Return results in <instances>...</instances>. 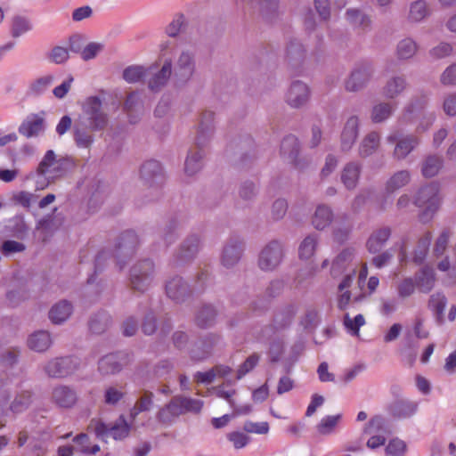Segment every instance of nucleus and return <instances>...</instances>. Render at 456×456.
Wrapping results in <instances>:
<instances>
[{
    "mask_svg": "<svg viewBox=\"0 0 456 456\" xmlns=\"http://www.w3.org/2000/svg\"><path fill=\"white\" fill-rule=\"evenodd\" d=\"M259 361V356L256 354L248 356L246 361L240 366L237 371V379H242L247 373L252 370Z\"/></svg>",
    "mask_w": 456,
    "mask_h": 456,
    "instance_id": "obj_59",
    "label": "nucleus"
},
{
    "mask_svg": "<svg viewBox=\"0 0 456 456\" xmlns=\"http://www.w3.org/2000/svg\"><path fill=\"white\" fill-rule=\"evenodd\" d=\"M387 141L389 143L395 142L393 154L394 158L399 160L405 159L419 144L417 137L407 135L399 139L395 133L389 134Z\"/></svg>",
    "mask_w": 456,
    "mask_h": 456,
    "instance_id": "obj_12",
    "label": "nucleus"
},
{
    "mask_svg": "<svg viewBox=\"0 0 456 456\" xmlns=\"http://www.w3.org/2000/svg\"><path fill=\"white\" fill-rule=\"evenodd\" d=\"M406 79L402 76H394L383 86L382 94L387 99H395L406 88Z\"/></svg>",
    "mask_w": 456,
    "mask_h": 456,
    "instance_id": "obj_25",
    "label": "nucleus"
},
{
    "mask_svg": "<svg viewBox=\"0 0 456 456\" xmlns=\"http://www.w3.org/2000/svg\"><path fill=\"white\" fill-rule=\"evenodd\" d=\"M363 434L370 436L367 447L375 450L385 444L387 427L385 419L380 416H375L370 419L363 428Z\"/></svg>",
    "mask_w": 456,
    "mask_h": 456,
    "instance_id": "obj_10",
    "label": "nucleus"
},
{
    "mask_svg": "<svg viewBox=\"0 0 456 456\" xmlns=\"http://www.w3.org/2000/svg\"><path fill=\"white\" fill-rule=\"evenodd\" d=\"M395 106L389 102H379L371 109L370 118L374 123L387 120L394 112Z\"/></svg>",
    "mask_w": 456,
    "mask_h": 456,
    "instance_id": "obj_39",
    "label": "nucleus"
},
{
    "mask_svg": "<svg viewBox=\"0 0 456 456\" xmlns=\"http://www.w3.org/2000/svg\"><path fill=\"white\" fill-rule=\"evenodd\" d=\"M443 167V159L436 155L428 156L421 167L422 175L425 177H433L436 175Z\"/></svg>",
    "mask_w": 456,
    "mask_h": 456,
    "instance_id": "obj_38",
    "label": "nucleus"
},
{
    "mask_svg": "<svg viewBox=\"0 0 456 456\" xmlns=\"http://www.w3.org/2000/svg\"><path fill=\"white\" fill-rule=\"evenodd\" d=\"M242 243L237 240L229 241L224 248L221 255V263L224 267L230 268L235 265L240 259Z\"/></svg>",
    "mask_w": 456,
    "mask_h": 456,
    "instance_id": "obj_18",
    "label": "nucleus"
},
{
    "mask_svg": "<svg viewBox=\"0 0 456 456\" xmlns=\"http://www.w3.org/2000/svg\"><path fill=\"white\" fill-rule=\"evenodd\" d=\"M319 244L317 234H309L300 242L298 246V257L302 261L311 260L315 255Z\"/></svg>",
    "mask_w": 456,
    "mask_h": 456,
    "instance_id": "obj_24",
    "label": "nucleus"
},
{
    "mask_svg": "<svg viewBox=\"0 0 456 456\" xmlns=\"http://www.w3.org/2000/svg\"><path fill=\"white\" fill-rule=\"evenodd\" d=\"M359 128V118L352 116L347 118L341 133V148L343 151H349L354 145Z\"/></svg>",
    "mask_w": 456,
    "mask_h": 456,
    "instance_id": "obj_17",
    "label": "nucleus"
},
{
    "mask_svg": "<svg viewBox=\"0 0 456 456\" xmlns=\"http://www.w3.org/2000/svg\"><path fill=\"white\" fill-rule=\"evenodd\" d=\"M200 239L198 236H191L184 241L181 248V257L187 259L193 256L200 248Z\"/></svg>",
    "mask_w": 456,
    "mask_h": 456,
    "instance_id": "obj_50",
    "label": "nucleus"
},
{
    "mask_svg": "<svg viewBox=\"0 0 456 456\" xmlns=\"http://www.w3.org/2000/svg\"><path fill=\"white\" fill-rule=\"evenodd\" d=\"M34 195L31 192L20 191L12 194V201L25 208H28L33 201Z\"/></svg>",
    "mask_w": 456,
    "mask_h": 456,
    "instance_id": "obj_61",
    "label": "nucleus"
},
{
    "mask_svg": "<svg viewBox=\"0 0 456 456\" xmlns=\"http://www.w3.org/2000/svg\"><path fill=\"white\" fill-rule=\"evenodd\" d=\"M123 395L124 393L120 389L114 387H109L104 392V402L107 404L115 405L122 399Z\"/></svg>",
    "mask_w": 456,
    "mask_h": 456,
    "instance_id": "obj_63",
    "label": "nucleus"
},
{
    "mask_svg": "<svg viewBox=\"0 0 456 456\" xmlns=\"http://www.w3.org/2000/svg\"><path fill=\"white\" fill-rule=\"evenodd\" d=\"M298 151V141L294 135H288L281 142V154L289 162L297 164Z\"/></svg>",
    "mask_w": 456,
    "mask_h": 456,
    "instance_id": "obj_33",
    "label": "nucleus"
},
{
    "mask_svg": "<svg viewBox=\"0 0 456 456\" xmlns=\"http://www.w3.org/2000/svg\"><path fill=\"white\" fill-rule=\"evenodd\" d=\"M195 72V61L191 53L183 51L174 67V80L177 86L188 83Z\"/></svg>",
    "mask_w": 456,
    "mask_h": 456,
    "instance_id": "obj_9",
    "label": "nucleus"
},
{
    "mask_svg": "<svg viewBox=\"0 0 456 456\" xmlns=\"http://www.w3.org/2000/svg\"><path fill=\"white\" fill-rule=\"evenodd\" d=\"M110 322V316L105 313H101L91 319L89 328L92 332L99 334L105 330Z\"/></svg>",
    "mask_w": 456,
    "mask_h": 456,
    "instance_id": "obj_52",
    "label": "nucleus"
},
{
    "mask_svg": "<svg viewBox=\"0 0 456 456\" xmlns=\"http://www.w3.org/2000/svg\"><path fill=\"white\" fill-rule=\"evenodd\" d=\"M416 284L411 278L403 279L397 286L399 297L406 298L411 296L415 291Z\"/></svg>",
    "mask_w": 456,
    "mask_h": 456,
    "instance_id": "obj_58",
    "label": "nucleus"
},
{
    "mask_svg": "<svg viewBox=\"0 0 456 456\" xmlns=\"http://www.w3.org/2000/svg\"><path fill=\"white\" fill-rule=\"evenodd\" d=\"M441 202L439 185L432 183L421 187L417 192L415 205L421 209L419 219L422 223L429 222L437 211Z\"/></svg>",
    "mask_w": 456,
    "mask_h": 456,
    "instance_id": "obj_3",
    "label": "nucleus"
},
{
    "mask_svg": "<svg viewBox=\"0 0 456 456\" xmlns=\"http://www.w3.org/2000/svg\"><path fill=\"white\" fill-rule=\"evenodd\" d=\"M361 173V166L356 162H350L345 166L341 173V181L348 190L354 189L357 185Z\"/></svg>",
    "mask_w": 456,
    "mask_h": 456,
    "instance_id": "obj_27",
    "label": "nucleus"
},
{
    "mask_svg": "<svg viewBox=\"0 0 456 456\" xmlns=\"http://www.w3.org/2000/svg\"><path fill=\"white\" fill-rule=\"evenodd\" d=\"M154 281V264L146 259L136 263L130 271V283L134 289L143 292Z\"/></svg>",
    "mask_w": 456,
    "mask_h": 456,
    "instance_id": "obj_6",
    "label": "nucleus"
},
{
    "mask_svg": "<svg viewBox=\"0 0 456 456\" xmlns=\"http://www.w3.org/2000/svg\"><path fill=\"white\" fill-rule=\"evenodd\" d=\"M79 361L77 357L68 356L55 358L48 362L45 372L53 378H61L72 373L77 369Z\"/></svg>",
    "mask_w": 456,
    "mask_h": 456,
    "instance_id": "obj_11",
    "label": "nucleus"
},
{
    "mask_svg": "<svg viewBox=\"0 0 456 456\" xmlns=\"http://www.w3.org/2000/svg\"><path fill=\"white\" fill-rule=\"evenodd\" d=\"M204 153L201 150L195 148L190 150L184 163V172L191 176L197 174L203 166Z\"/></svg>",
    "mask_w": 456,
    "mask_h": 456,
    "instance_id": "obj_28",
    "label": "nucleus"
},
{
    "mask_svg": "<svg viewBox=\"0 0 456 456\" xmlns=\"http://www.w3.org/2000/svg\"><path fill=\"white\" fill-rule=\"evenodd\" d=\"M142 108L141 95L137 92L131 93L125 102V110L130 115L134 110H139Z\"/></svg>",
    "mask_w": 456,
    "mask_h": 456,
    "instance_id": "obj_62",
    "label": "nucleus"
},
{
    "mask_svg": "<svg viewBox=\"0 0 456 456\" xmlns=\"http://www.w3.org/2000/svg\"><path fill=\"white\" fill-rule=\"evenodd\" d=\"M53 82L54 76L53 74H46L33 81L29 86V91L33 94H41L45 92Z\"/></svg>",
    "mask_w": 456,
    "mask_h": 456,
    "instance_id": "obj_46",
    "label": "nucleus"
},
{
    "mask_svg": "<svg viewBox=\"0 0 456 456\" xmlns=\"http://www.w3.org/2000/svg\"><path fill=\"white\" fill-rule=\"evenodd\" d=\"M31 403V394L25 391L17 395L10 406V410L14 413L22 412Z\"/></svg>",
    "mask_w": 456,
    "mask_h": 456,
    "instance_id": "obj_53",
    "label": "nucleus"
},
{
    "mask_svg": "<svg viewBox=\"0 0 456 456\" xmlns=\"http://www.w3.org/2000/svg\"><path fill=\"white\" fill-rule=\"evenodd\" d=\"M153 68H144L143 66L133 65L129 66L123 71V78L127 83H137L142 80L146 75L151 73Z\"/></svg>",
    "mask_w": 456,
    "mask_h": 456,
    "instance_id": "obj_41",
    "label": "nucleus"
},
{
    "mask_svg": "<svg viewBox=\"0 0 456 456\" xmlns=\"http://www.w3.org/2000/svg\"><path fill=\"white\" fill-rule=\"evenodd\" d=\"M333 220V213L330 207L319 205L314 214L312 224L317 230L328 227Z\"/></svg>",
    "mask_w": 456,
    "mask_h": 456,
    "instance_id": "obj_30",
    "label": "nucleus"
},
{
    "mask_svg": "<svg viewBox=\"0 0 456 456\" xmlns=\"http://www.w3.org/2000/svg\"><path fill=\"white\" fill-rule=\"evenodd\" d=\"M411 180V174L408 170H401L395 173L386 183V191L393 193L405 186Z\"/></svg>",
    "mask_w": 456,
    "mask_h": 456,
    "instance_id": "obj_35",
    "label": "nucleus"
},
{
    "mask_svg": "<svg viewBox=\"0 0 456 456\" xmlns=\"http://www.w3.org/2000/svg\"><path fill=\"white\" fill-rule=\"evenodd\" d=\"M123 362L119 354H111L103 356L98 362V370L102 375H110L121 370Z\"/></svg>",
    "mask_w": 456,
    "mask_h": 456,
    "instance_id": "obj_23",
    "label": "nucleus"
},
{
    "mask_svg": "<svg viewBox=\"0 0 456 456\" xmlns=\"http://www.w3.org/2000/svg\"><path fill=\"white\" fill-rule=\"evenodd\" d=\"M68 160L58 157L53 150H49L44 155L37 167V175L44 176L46 181H37V190H43L55 179L62 177L67 172Z\"/></svg>",
    "mask_w": 456,
    "mask_h": 456,
    "instance_id": "obj_1",
    "label": "nucleus"
},
{
    "mask_svg": "<svg viewBox=\"0 0 456 456\" xmlns=\"http://www.w3.org/2000/svg\"><path fill=\"white\" fill-rule=\"evenodd\" d=\"M364 324L365 320L362 314H357L354 319H352L348 314H346L344 316L345 327L354 335H358L360 328Z\"/></svg>",
    "mask_w": 456,
    "mask_h": 456,
    "instance_id": "obj_54",
    "label": "nucleus"
},
{
    "mask_svg": "<svg viewBox=\"0 0 456 456\" xmlns=\"http://www.w3.org/2000/svg\"><path fill=\"white\" fill-rule=\"evenodd\" d=\"M216 315V311L212 305H205L198 313L197 324L202 328L209 327L214 323Z\"/></svg>",
    "mask_w": 456,
    "mask_h": 456,
    "instance_id": "obj_47",
    "label": "nucleus"
},
{
    "mask_svg": "<svg viewBox=\"0 0 456 456\" xmlns=\"http://www.w3.org/2000/svg\"><path fill=\"white\" fill-rule=\"evenodd\" d=\"M341 419L342 414L328 415L323 417L316 427L317 432L322 436L333 434Z\"/></svg>",
    "mask_w": 456,
    "mask_h": 456,
    "instance_id": "obj_40",
    "label": "nucleus"
},
{
    "mask_svg": "<svg viewBox=\"0 0 456 456\" xmlns=\"http://www.w3.org/2000/svg\"><path fill=\"white\" fill-rule=\"evenodd\" d=\"M346 18L349 23L355 27L366 28L370 25V17L359 9H348L346 12Z\"/></svg>",
    "mask_w": 456,
    "mask_h": 456,
    "instance_id": "obj_43",
    "label": "nucleus"
},
{
    "mask_svg": "<svg viewBox=\"0 0 456 456\" xmlns=\"http://www.w3.org/2000/svg\"><path fill=\"white\" fill-rule=\"evenodd\" d=\"M80 123L89 130L102 131L108 124V117L102 110V102L98 96L87 97L82 104Z\"/></svg>",
    "mask_w": 456,
    "mask_h": 456,
    "instance_id": "obj_2",
    "label": "nucleus"
},
{
    "mask_svg": "<svg viewBox=\"0 0 456 456\" xmlns=\"http://www.w3.org/2000/svg\"><path fill=\"white\" fill-rule=\"evenodd\" d=\"M227 439L232 444L235 449H241L247 446L250 437L240 431H233L227 434Z\"/></svg>",
    "mask_w": 456,
    "mask_h": 456,
    "instance_id": "obj_55",
    "label": "nucleus"
},
{
    "mask_svg": "<svg viewBox=\"0 0 456 456\" xmlns=\"http://www.w3.org/2000/svg\"><path fill=\"white\" fill-rule=\"evenodd\" d=\"M138 242L137 235L133 231H127L122 234L120 238V241L117 246V260L119 265L120 269L123 268L124 264L120 259V255H128L132 254L134 250V248Z\"/></svg>",
    "mask_w": 456,
    "mask_h": 456,
    "instance_id": "obj_22",
    "label": "nucleus"
},
{
    "mask_svg": "<svg viewBox=\"0 0 456 456\" xmlns=\"http://www.w3.org/2000/svg\"><path fill=\"white\" fill-rule=\"evenodd\" d=\"M372 70L369 66H361L356 68L346 81V89L350 92L358 91L366 85L370 78Z\"/></svg>",
    "mask_w": 456,
    "mask_h": 456,
    "instance_id": "obj_16",
    "label": "nucleus"
},
{
    "mask_svg": "<svg viewBox=\"0 0 456 456\" xmlns=\"http://www.w3.org/2000/svg\"><path fill=\"white\" fill-rule=\"evenodd\" d=\"M53 402L61 408H70L77 402L76 392L69 387L60 386L53 390Z\"/></svg>",
    "mask_w": 456,
    "mask_h": 456,
    "instance_id": "obj_20",
    "label": "nucleus"
},
{
    "mask_svg": "<svg viewBox=\"0 0 456 456\" xmlns=\"http://www.w3.org/2000/svg\"><path fill=\"white\" fill-rule=\"evenodd\" d=\"M310 98V90L306 84L294 81L286 94V102L292 108L304 106Z\"/></svg>",
    "mask_w": 456,
    "mask_h": 456,
    "instance_id": "obj_13",
    "label": "nucleus"
},
{
    "mask_svg": "<svg viewBox=\"0 0 456 456\" xmlns=\"http://www.w3.org/2000/svg\"><path fill=\"white\" fill-rule=\"evenodd\" d=\"M406 444L399 438L389 440L385 448V456H405Z\"/></svg>",
    "mask_w": 456,
    "mask_h": 456,
    "instance_id": "obj_49",
    "label": "nucleus"
},
{
    "mask_svg": "<svg viewBox=\"0 0 456 456\" xmlns=\"http://www.w3.org/2000/svg\"><path fill=\"white\" fill-rule=\"evenodd\" d=\"M102 50V45L100 43H90L81 51V57L84 61H89L97 56Z\"/></svg>",
    "mask_w": 456,
    "mask_h": 456,
    "instance_id": "obj_64",
    "label": "nucleus"
},
{
    "mask_svg": "<svg viewBox=\"0 0 456 456\" xmlns=\"http://www.w3.org/2000/svg\"><path fill=\"white\" fill-rule=\"evenodd\" d=\"M187 24V19L183 14H175L170 23L166 27V34L168 37H175L178 36L180 32L185 30Z\"/></svg>",
    "mask_w": 456,
    "mask_h": 456,
    "instance_id": "obj_44",
    "label": "nucleus"
},
{
    "mask_svg": "<svg viewBox=\"0 0 456 456\" xmlns=\"http://www.w3.org/2000/svg\"><path fill=\"white\" fill-rule=\"evenodd\" d=\"M284 245L279 240H272L261 250L258 257V266L263 271H273L282 262Z\"/></svg>",
    "mask_w": 456,
    "mask_h": 456,
    "instance_id": "obj_7",
    "label": "nucleus"
},
{
    "mask_svg": "<svg viewBox=\"0 0 456 456\" xmlns=\"http://www.w3.org/2000/svg\"><path fill=\"white\" fill-rule=\"evenodd\" d=\"M166 292L169 298L180 302L189 295L190 289L187 283L181 277H174L167 281Z\"/></svg>",
    "mask_w": 456,
    "mask_h": 456,
    "instance_id": "obj_21",
    "label": "nucleus"
},
{
    "mask_svg": "<svg viewBox=\"0 0 456 456\" xmlns=\"http://www.w3.org/2000/svg\"><path fill=\"white\" fill-rule=\"evenodd\" d=\"M89 428L93 429L99 438L111 436L115 440H121L128 436L130 426L123 417H120L110 428L102 422L93 420Z\"/></svg>",
    "mask_w": 456,
    "mask_h": 456,
    "instance_id": "obj_8",
    "label": "nucleus"
},
{
    "mask_svg": "<svg viewBox=\"0 0 456 456\" xmlns=\"http://www.w3.org/2000/svg\"><path fill=\"white\" fill-rule=\"evenodd\" d=\"M32 29L31 22L28 19L21 16L14 17L12 24V36L19 37Z\"/></svg>",
    "mask_w": 456,
    "mask_h": 456,
    "instance_id": "obj_48",
    "label": "nucleus"
},
{
    "mask_svg": "<svg viewBox=\"0 0 456 456\" xmlns=\"http://www.w3.org/2000/svg\"><path fill=\"white\" fill-rule=\"evenodd\" d=\"M141 179L150 187L160 185L164 181L163 170L157 160H148L141 167Z\"/></svg>",
    "mask_w": 456,
    "mask_h": 456,
    "instance_id": "obj_14",
    "label": "nucleus"
},
{
    "mask_svg": "<svg viewBox=\"0 0 456 456\" xmlns=\"http://www.w3.org/2000/svg\"><path fill=\"white\" fill-rule=\"evenodd\" d=\"M232 372V369L229 366L225 365H216L211 370H208L204 372H197L194 376L195 379L198 382L203 384H210L212 383L216 377L224 378Z\"/></svg>",
    "mask_w": 456,
    "mask_h": 456,
    "instance_id": "obj_29",
    "label": "nucleus"
},
{
    "mask_svg": "<svg viewBox=\"0 0 456 456\" xmlns=\"http://www.w3.org/2000/svg\"><path fill=\"white\" fill-rule=\"evenodd\" d=\"M52 345L51 335L45 330H39L29 336L28 346L37 352H44Z\"/></svg>",
    "mask_w": 456,
    "mask_h": 456,
    "instance_id": "obj_32",
    "label": "nucleus"
},
{
    "mask_svg": "<svg viewBox=\"0 0 456 456\" xmlns=\"http://www.w3.org/2000/svg\"><path fill=\"white\" fill-rule=\"evenodd\" d=\"M380 136L377 132L369 133L359 145V154L362 157H368L375 152L379 145Z\"/></svg>",
    "mask_w": 456,
    "mask_h": 456,
    "instance_id": "obj_37",
    "label": "nucleus"
},
{
    "mask_svg": "<svg viewBox=\"0 0 456 456\" xmlns=\"http://www.w3.org/2000/svg\"><path fill=\"white\" fill-rule=\"evenodd\" d=\"M417 50V43L413 39L406 37L398 42L395 54L399 60H408L415 55Z\"/></svg>",
    "mask_w": 456,
    "mask_h": 456,
    "instance_id": "obj_36",
    "label": "nucleus"
},
{
    "mask_svg": "<svg viewBox=\"0 0 456 456\" xmlns=\"http://www.w3.org/2000/svg\"><path fill=\"white\" fill-rule=\"evenodd\" d=\"M428 7L424 0H417L410 5L409 20L411 22H419L428 15Z\"/></svg>",
    "mask_w": 456,
    "mask_h": 456,
    "instance_id": "obj_45",
    "label": "nucleus"
},
{
    "mask_svg": "<svg viewBox=\"0 0 456 456\" xmlns=\"http://www.w3.org/2000/svg\"><path fill=\"white\" fill-rule=\"evenodd\" d=\"M72 310L70 303L66 300L60 301L50 309L49 318L53 323L61 324L69 318Z\"/></svg>",
    "mask_w": 456,
    "mask_h": 456,
    "instance_id": "obj_26",
    "label": "nucleus"
},
{
    "mask_svg": "<svg viewBox=\"0 0 456 456\" xmlns=\"http://www.w3.org/2000/svg\"><path fill=\"white\" fill-rule=\"evenodd\" d=\"M161 58H164V61L161 69L156 73H151L152 77L149 80V88L156 92L164 86L172 74V60L167 57L169 53L175 49V45L169 41L162 42L159 45Z\"/></svg>",
    "mask_w": 456,
    "mask_h": 456,
    "instance_id": "obj_5",
    "label": "nucleus"
},
{
    "mask_svg": "<svg viewBox=\"0 0 456 456\" xmlns=\"http://www.w3.org/2000/svg\"><path fill=\"white\" fill-rule=\"evenodd\" d=\"M449 238L450 232L447 230H444L437 237L433 249L436 256H441L444 253L449 241Z\"/></svg>",
    "mask_w": 456,
    "mask_h": 456,
    "instance_id": "obj_60",
    "label": "nucleus"
},
{
    "mask_svg": "<svg viewBox=\"0 0 456 456\" xmlns=\"http://www.w3.org/2000/svg\"><path fill=\"white\" fill-rule=\"evenodd\" d=\"M391 235V231L387 227L380 228L375 231L367 240V248L370 253L379 252Z\"/></svg>",
    "mask_w": 456,
    "mask_h": 456,
    "instance_id": "obj_31",
    "label": "nucleus"
},
{
    "mask_svg": "<svg viewBox=\"0 0 456 456\" xmlns=\"http://www.w3.org/2000/svg\"><path fill=\"white\" fill-rule=\"evenodd\" d=\"M74 442L77 444L78 450L85 454H95L100 451L98 444L89 445V438L86 434H80L74 438Z\"/></svg>",
    "mask_w": 456,
    "mask_h": 456,
    "instance_id": "obj_51",
    "label": "nucleus"
},
{
    "mask_svg": "<svg viewBox=\"0 0 456 456\" xmlns=\"http://www.w3.org/2000/svg\"><path fill=\"white\" fill-rule=\"evenodd\" d=\"M354 258V248H347L343 249L332 262L330 268L331 276L337 277L339 274H342L346 272H349L350 268L356 269V265L353 263Z\"/></svg>",
    "mask_w": 456,
    "mask_h": 456,
    "instance_id": "obj_15",
    "label": "nucleus"
},
{
    "mask_svg": "<svg viewBox=\"0 0 456 456\" xmlns=\"http://www.w3.org/2000/svg\"><path fill=\"white\" fill-rule=\"evenodd\" d=\"M432 240L430 232H426L418 240L417 246L413 252L412 260L414 263L420 265L426 259Z\"/></svg>",
    "mask_w": 456,
    "mask_h": 456,
    "instance_id": "obj_34",
    "label": "nucleus"
},
{
    "mask_svg": "<svg viewBox=\"0 0 456 456\" xmlns=\"http://www.w3.org/2000/svg\"><path fill=\"white\" fill-rule=\"evenodd\" d=\"M417 403L413 402L402 401L398 402L395 407V414L398 417H409L415 413Z\"/></svg>",
    "mask_w": 456,
    "mask_h": 456,
    "instance_id": "obj_56",
    "label": "nucleus"
},
{
    "mask_svg": "<svg viewBox=\"0 0 456 456\" xmlns=\"http://www.w3.org/2000/svg\"><path fill=\"white\" fill-rule=\"evenodd\" d=\"M74 139L77 145L80 148H88L94 142V136L78 127L74 128Z\"/></svg>",
    "mask_w": 456,
    "mask_h": 456,
    "instance_id": "obj_57",
    "label": "nucleus"
},
{
    "mask_svg": "<svg viewBox=\"0 0 456 456\" xmlns=\"http://www.w3.org/2000/svg\"><path fill=\"white\" fill-rule=\"evenodd\" d=\"M44 130V118L37 114L28 116L19 127V133L27 138L37 136Z\"/></svg>",
    "mask_w": 456,
    "mask_h": 456,
    "instance_id": "obj_19",
    "label": "nucleus"
},
{
    "mask_svg": "<svg viewBox=\"0 0 456 456\" xmlns=\"http://www.w3.org/2000/svg\"><path fill=\"white\" fill-rule=\"evenodd\" d=\"M203 407V401L185 396L175 397L166 407L159 412V419L168 422L174 417L186 412L198 413Z\"/></svg>",
    "mask_w": 456,
    "mask_h": 456,
    "instance_id": "obj_4",
    "label": "nucleus"
},
{
    "mask_svg": "<svg viewBox=\"0 0 456 456\" xmlns=\"http://www.w3.org/2000/svg\"><path fill=\"white\" fill-rule=\"evenodd\" d=\"M417 284L422 292H428L435 284V273L430 267H424L416 277Z\"/></svg>",
    "mask_w": 456,
    "mask_h": 456,
    "instance_id": "obj_42",
    "label": "nucleus"
}]
</instances>
